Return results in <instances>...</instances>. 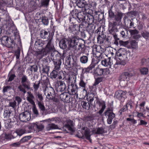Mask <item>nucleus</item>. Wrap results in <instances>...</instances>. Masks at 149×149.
I'll use <instances>...</instances> for the list:
<instances>
[{
	"mask_svg": "<svg viewBox=\"0 0 149 149\" xmlns=\"http://www.w3.org/2000/svg\"><path fill=\"white\" fill-rule=\"evenodd\" d=\"M52 38H49L45 40L41 39H37L34 44V47L39 50L36 52L37 56L40 58H41L44 56V54L52 49Z\"/></svg>",
	"mask_w": 149,
	"mask_h": 149,
	"instance_id": "f257e3e1",
	"label": "nucleus"
},
{
	"mask_svg": "<svg viewBox=\"0 0 149 149\" xmlns=\"http://www.w3.org/2000/svg\"><path fill=\"white\" fill-rule=\"evenodd\" d=\"M69 49L74 51L76 49H81V52H79L77 56H79L81 53H84L86 50L85 42L84 40L79 38H73L69 41Z\"/></svg>",
	"mask_w": 149,
	"mask_h": 149,
	"instance_id": "f03ea898",
	"label": "nucleus"
},
{
	"mask_svg": "<svg viewBox=\"0 0 149 149\" xmlns=\"http://www.w3.org/2000/svg\"><path fill=\"white\" fill-rule=\"evenodd\" d=\"M52 49L44 54V56L49 55L51 53V58L54 63V65H61V54L55 49L54 46L52 43Z\"/></svg>",
	"mask_w": 149,
	"mask_h": 149,
	"instance_id": "7ed1b4c3",
	"label": "nucleus"
},
{
	"mask_svg": "<svg viewBox=\"0 0 149 149\" xmlns=\"http://www.w3.org/2000/svg\"><path fill=\"white\" fill-rule=\"evenodd\" d=\"M21 80V84L17 87V91L25 94L26 93V90H29L31 89V83L25 75L22 77Z\"/></svg>",
	"mask_w": 149,
	"mask_h": 149,
	"instance_id": "20e7f679",
	"label": "nucleus"
},
{
	"mask_svg": "<svg viewBox=\"0 0 149 149\" xmlns=\"http://www.w3.org/2000/svg\"><path fill=\"white\" fill-rule=\"evenodd\" d=\"M1 42L3 45L6 47L14 49L16 45V40H15L7 36H4L0 39Z\"/></svg>",
	"mask_w": 149,
	"mask_h": 149,
	"instance_id": "39448f33",
	"label": "nucleus"
},
{
	"mask_svg": "<svg viewBox=\"0 0 149 149\" xmlns=\"http://www.w3.org/2000/svg\"><path fill=\"white\" fill-rule=\"evenodd\" d=\"M104 114L107 117V123L111 124L112 121L113 119L115 117V115L113 112V109L111 108H108L104 112Z\"/></svg>",
	"mask_w": 149,
	"mask_h": 149,
	"instance_id": "423d86ee",
	"label": "nucleus"
},
{
	"mask_svg": "<svg viewBox=\"0 0 149 149\" xmlns=\"http://www.w3.org/2000/svg\"><path fill=\"white\" fill-rule=\"evenodd\" d=\"M75 3L79 8H84L86 10L89 8L90 4L85 0H77Z\"/></svg>",
	"mask_w": 149,
	"mask_h": 149,
	"instance_id": "0eeeda50",
	"label": "nucleus"
},
{
	"mask_svg": "<svg viewBox=\"0 0 149 149\" xmlns=\"http://www.w3.org/2000/svg\"><path fill=\"white\" fill-rule=\"evenodd\" d=\"M79 38V37L73 36L71 38H69L68 39H62L59 42V46L60 48L63 49H65L67 47V44H68V48L69 49V41L71 39H72V38Z\"/></svg>",
	"mask_w": 149,
	"mask_h": 149,
	"instance_id": "6e6552de",
	"label": "nucleus"
},
{
	"mask_svg": "<svg viewBox=\"0 0 149 149\" xmlns=\"http://www.w3.org/2000/svg\"><path fill=\"white\" fill-rule=\"evenodd\" d=\"M90 24H87L85 22L81 23L80 25V27L82 26L86 30V31L88 32L89 33H93L95 28V24L91 25Z\"/></svg>",
	"mask_w": 149,
	"mask_h": 149,
	"instance_id": "1a4fd4ad",
	"label": "nucleus"
},
{
	"mask_svg": "<svg viewBox=\"0 0 149 149\" xmlns=\"http://www.w3.org/2000/svg\"><path fill=\"white\" fill-rule=\"evenodd\" d=\"M78 89L77 85L71 83L70 85H68V93L70 95H75L78 96Z\"/></svg>",
	"mask_w": 149,
	"mask_h": 149,
	"instance_id": "9d476101",
	"label": "nucleus"
},
{
	"mask_svg": "<svg viewBox=\"0 0 149 149\" xmlns=\"http://www.w3.org/2000/svg\"><path fill=\"white\" fill-rule=\"evenodd\" d=\"M44 93L46 98L48 99L53 100L55 97V91L53 88L52 87L49 86L48 89Z\"/></svg>",
	"mask_w": 149,
	"mask_h": 149,
	"instance_id": "9b49d317",
	"label": "nucleus"
},
{
	"mask_svg": "<svg viewBox=\"0 0 149 149\" xmlns=\"http://www.w3.org/2000/svg\"><path fill=\"white\" fill-rule=\"evenodd\" d=\"M31 118L30 113L28 111H24L19 115V119L21 121L26 122L29 121L30 119Z\"/></svg>",
	"mask_w": 149,
	"mask_h": 149,
	"instance_id": "f8f14e48",
	"label": "nucleus"
},
{
	"mask_svg": "<svg viewBox=\"0 0 149 149\" xmlns=\"http://www.w3.org/2000/svg\"><path fill=\"white\" fill-rule=\"evenodd\" d=\"M78 25L77 24H72L70 25L68 28V30L70 31V32L72 33L74 36H77L79 33V31H78L79 29V28L82 27L81 26L80 27V25Z\"/></svg>",
	"mask_w": 149,
	"mask_h": 149,
	"instance_id": "ddd939ff",
	"label": "nucleus"
},
{
	"mask_svg": "<svg viewBox=\"0 0 149 149\" xmlns=\"http://www.w3.org/2000/svg\"><path fill=\"white\" fill-rule=\"evenodd\" d=\"M126 93V91H123L122 90H119L115 92V96L121 102H123L125 100Z\"/></svg>",
	"mask_w": 149,
	"mask_h": 149,
	"instance_id": "4468645a",
	"label": "nucleus"
},
{
	"mask_svg": "<svg viewBox=\"0 0 149 149\" xmlns=\"http://www.w3.org/2000/svg\"><path fill=\"white\" fill-rule=\"evenodd\" d=\"M127 51L124 48H120L116 52V54L120 60H121L122 58H126Z\"/></svg>",
	"mask_w": 149,
	"mask_h": 149,
	"instance_id": "2eb2a0df",
	"label": "nucleus"
},
{
	"mask_svg": "<svg viewBox=\"0 0 149 149\" xmlns=\"http://www.w3.org/2000/svg\"><path fill=\"white\" fill-rule=\"evenodd\" d=\"M17 43H16L15 48L17 47V49L15 51V54L17 59H19V57L20 51L22 48L21 41L19 39L17 40Z\"/></svg>",
	"mask_w": 149,
	"mask_h": 149,
	"instance_id": "dca6fc26",
	"label": "nucleus"
},
{
	"mask_svg": "<svg viewBox=\"0 0 149 149\" xmlns=\"http://www.w3.org/2000/svg\"><path fill=\"white\" fill-rule=\"evenodd\" d=\"M56 85L57 91H63L66 88L65 82L63 81H57L56 83Z\"/></svg>",
	"mask_w": 149,
	"mask_h": 149,
	"instance_id": "f3484780",
	"label": "nucleus"
},
{
	"mask_svg": "<svg viewBox=\"0 0 149 149\" xmlns=\"http://www.w3.org/2000/svg\"><path fill=\"white\" fill-rule=\"evenodd\" d=\"M85 22L87 24L93 25L95 24L97 22L96 19H95L93 16L89 13L87 14L86 17Z\"/></svg>",
	"mask_w": 149,
	"mask_h": 149,
	"instance_id": "a211bd4d",
	"label": "nucleus"
},
{
	"mask_svg": "<svg viewBox=\"0 0 149 149\" xmlns=\"http://www.w3.org/2000/svg\"><path fill=\"white\" fill-rule=\"evenodd\" d=\"M44 128V126L42 124H36L35 123H32L29 127V129L37 130L38 132L42 131Z\"/></svg>",
	"mask_w": 149,
	"mask_h": 149,
	"instance_id": "6ab92c4d",
	"label": "nucleus"
},
{
	"mask_svg": "<svg viewBox=\"0 0 149 149\" xmlns=\"http://www.w3.org/2000/svg\"><path fill=\"white\" fill-rule=\"evenodd\" d=\"M86 15L87 14H86L83 11L79 12L77 14V18L78 19L79 22H80L81 21L82 22V23L84 22V21H85Z\"/></svg>",
	"mask_w": 149,
	"mask_h": 149,
	"instance_id": "aec40b11",
	"label": "nucleus"
},
{
	"mask_svg": "<svg viewBox=\"0 0 149 149\" xmlns=\"http://www.w3.org/2000/svg\"><path fill=\"white\" fill-rule=\"evenodd\" d=\"M37 103L39 107V109L43 112L45 113V114H49L50 112L48 111L47 109H45V106L43 103L40 101L37 100Z\"/></svg>",
	"mask_w": 149,
	"mask_h": 149,
	"instance_id": "412c9836",
	"label": "nucleus"
},
{
	"mask_svg": "<svg viewBox=\"0 0 149 149\" xmlns=\"http://www.w3.org/2000/svg\"><path fill=\"white\" fill-rule=\"evenodd\" d=\"M60 98L62 101L64 102H68L70 101L69 100L70 97L66 92L61 93L60 95Z\"/></svg>",
	"mask_w": 149,
	"mask_h": 149,
	"instance_id": "4be33fe9",
	"label": "nucleus"
},
{
	"mask_svg": "<svg viewBox=\"0 0 149 149\" xmlns=\"http://www.w3.org/2000/svg\"><path fill=\"white\" fill-rule=\"evenodd\" d=\"M50 34V33H48L44 29L41 30L40 32V36L43 39H47L49 37Z\"/></svg>",
	"mask_w": 149,
	"mask_h": 149,
	"instance_id": "5701e85b",
	"label": "nucleus"
},
{
	"mask_svg": "<svg viewBox=\"0 0 149 149\" xmlns=\"http://www.w3.org/2000/svg\"><path fill=\"white\" fill-rule=\"evenodd\" d=\"M95 14L97 15L96 17L99 22H100L104 19V13L103 12L100 11H96L95 12Z\"/></svg>",
	"mask_w": 149,
	"mask_h": 149,
	"instance_id": "b1692460",
	"label": "nucleus"
},
{
	"mask_svg": "<svg viewBox=\"0 0 149 149\" xmlns=\"http://www.w3.org/2000/svg\"><path fill=\"white\" fill-rule=\"evenodd\" d=\"M27 94L28 96L27 97V100L33 106L35 105V103L33 99H34V96L31 92H28Z\"/></svg>",
	"mask_w": 149,
	"mask_h": 149,
	"instance_id": "393cba45",
	"label": "nucleus"
},
{
	"mask_svg": "<svg viewBox=\"0 0 149 149\" xmlns=\"http://www.w3.org/2000/svg\"><path fill=\"white\" fill-rule=\"evenodd\" d=\"M108 28L109 34L112 36L116 34V32L118 31L117 27H114L108 25Z\"/></svg>",
	"mask_w": 149,
	"mask_h": 149,
	"instance_id": "a878e982",
	"label": "nucleus"
},
{
	"mask_svg": "<svg viewBox=\"0 0 149 149\" xmlns=\"http://www.w3.org/2000/svg\"><path fill=\"white\" fill-rule=\"evenodd\" d=\"M95 66H89L86 68H84L83 69V72L84 73H93L94 70L95 69Z\"/></svg>",
	"mask_w": 149,
	"mask_h": 149,
	"instance_id": "bb28decb",
	"label": "nucleus"
},
{
	"mask_svg": "<svg viewBox=\"0 0 149 149\" xmlns=\"http://www.w3.org/2000/svg\"><path fill=\"white\" fill-rule=\"evenodd\" d=\"M125 77H126V80L127 81L129 80L130 78L132 77L135 74L133 70H130L129 72H125Z\"/></svg>",
	"mask_w": 149,
	"mask_h": 149,
	"instance_id": "cd10ccee",
	"label": "nucleus"
},
{
	"mask_svg": "<svg viewBox=\"0 0 149 149\" xmlns=\"http://www.w3.org/2000/svg\"><path fill=\"white\" fill-rule=\"evenodd\" d=\"M12 115L13 113L11 110H6L4 111L3 116L4 118L10 119V117Z\"/></svg>",
	"mask_w": 149,
	"mask_h": 149,
	"instance_id": "c85d7f7f",
	"label": "nucleus"
},
{
	"mask_svg": "<svg viewBox=\"0 0 149 149\" xmlns=\"http://www.w3.org/2000/svg\"><path fill=\"white\" fill-rule=\"evenodd\" d=\"M103 69H100L98 67L95 68L94 70L93 73L97 75H103Z\"/></svg>",
	"mask_w": 149,
	"mask_h": 149,
	"instance_id": "c756f323",
	"label": "nucleus"
},
{
	"mask_svg": "<svg viewBox=\"0 0 149 149\" xmlns=\"http://www.w3.org/2000/svg\"><path fill=\"white\" fill-rule=\"evenodd\" d=\"M58 127L57 125L54 123L49 124L46 127L47 130L49 131L51 130L56 129H58Z\"/></svg>",
	"mask_w": 149,
	"mask_h": 149,
	"instance_id": "7c9ffc66",
	"label": "nucleus"
},
{
	"mask_svg": "<svg viewBox=\"0 0 149 149\" xmlns=\"http://www.w3.org/2000/svg\"><path fill=\"white\" fill-rule=\"evenodd\" d=\"M97 42L99 44H102L103 43L105 39V38L104 36V34H102L101 35H100V33L98 35L97 37Z\"/></svg>",
	"mask_w": 149,
	"mask_h": 149,
	"instance_id": "2f4dec72",
	"label": "nucleus"
},
{
	"mask_svg": "<svg viewBox=\"0 0 149 149\" xmlns=\"http://www.w3.org/2000/svg\"><path fill=\"white\" fill-rule=\"evenodd\" d=\"M71 58L70 57H68L66 58V62L65 63V64H66L68 65H77V63L76 61H75L73 59L72 60V61L70 60Z\"/></svg>",
	"mask_w": 149,
	"mask_h": 149,
	"instance_id": "473e14b6",
	"label": "nucleus"
},
{
	"mask_svg": "<svg viewBox=\"0 0 149 149\" xmlns=\"http://www.w3.org/2000/svg\"><path fill=\"white\" fill-rule=\"evenodd\" d=\"M67 74L66 72L63 71H61L59 72L58 75V78L59 79H63L64 80L66 79V76Z\"/></svg>",
	"mask_w": 149,
	"mask_h": 149,
	"instance_id": "72a5a7b5",
	"label": "nucleus"
},
{
	"mask_svg": "<svg viewBox=\"0 0 149 149\" xmlns=\"http://www.w3.org/2000/svg\"><path fill=\"white\" fill-rule=\"evenodd\" d=\"M72 121L70 120L65 125V127L69 131L73 132L74 130L72 127Z\"/></svg>",
	"mask_w": 149,
	"mask_h": 149,
	"instance_id": "f704fd0d",
	"label": "nucleus"
},
{
	"mask_svg": "<svg viewBox=\"0 0 149 149\" xmlns=\"http://www.w3.org/2000/svg\"><path fill=\"white\" fill-rule=\"evenodd\" d=\"M122 16L123 14L122 13L118 12L115 15L114 19L116 21L119 22L121 21Z\"/></svg>",
	"mask_w": 149,
	"mask_h": 149,
	"instance_id": "c9c22d12",
	"label": "nucleus"
},
{
	"mask_svg": "<svg viewBox=\"0 0 149 149\" xmlns=\"http://www.w3.org/2000/svg\"><path fill=\"white\" fill-rule=\"evenodd\" d=\"M30 7L32 8V10L36 9L38 7V4L36 0H32L30 2Z\"/></svg>",
	"mask_w": 149,
	"mask_h": 149,
	"instance_id": "e433bc0d",
	"label": "nucleus"
},
{
	"mask_svg": "<svg viewBox=\"0 0 149 149\" xmlns=\"http://www.w3.org/2000/svg\"><path fill=\"white\" fill-rule=\"evenodd\" d=\"M96 103L100 107H101V108L105 109L106 106L105 102L103 100H100L98 98L96 99Z\"/></svg>",
	"mask_w": 149,
	"mask_h": 149,
	"instance_id": "4c0bfd02",
	"label": "nucleus"
},
{
	"mask_svg": "<svg viewBox=\"0 0 149 149\" xmlns=\"http://www.w3.org/2000/svg\"><path fill=\"white\" fill-rule=\"evenodd\" d=\"M95 96V94L94 93H90L88 96V102L90 103L91 105H92V102H93L94 100V98Z\"/></svg>",
	"mask_w": 149,
	"mask_h": 149,
	"instance_id": "58836bf2",
	"label": "nucleus"
},
{
	"mask_svg": "<svg viewBox=\"0 0 149 149\" xmlns=\"http://www.w3.org/2000/svg\"><path fill=\"white\" fill-rule=\"evenodd\" d=\"M134 103L133 101L131 100H128L125 105L128 109H129L130 110L132 109L134 107Z\"/></svg>",
	"mask_w": 149,
	"mask_h": 149,
	"instance_id": "ea45409f",
	"label": "nucleus"
},
{
	"mask_svg": "<svg viewBox=\"0 0 149 149\" xmlns=\"http://www.w3.org/2000/svg\"><path fill=\"white\" fill-rule=\"evenodd\" d=\"M81 105L84 109L88 110L90 108L91 104L89 102H87L86 101H83L81 102Z\"/></svg>",
	"mask_w": 149,
	"mask_h": 149,
	"instance_id": "a19ab883",
	"label": "nucleus"
},
{
	"mask_svg": "<svg viewBox=\"0 0 149 149\" xmlns=\"http://www.w3.org/2000/svg\"><path fill=\"white\" fill-rule=\"evenodd\" d=\"M50 0H41L40 7H47L49 5Z\"/></svg>",
	"mask_w": 149,
	"mask_h": 149,
	"instance_id": "79ce46f5",
	"label": "nucleus"
},
{
	"mask_svg": "<svg viewBox=\"0 0 149 149\" xmlns=\"http://www.w3.org/2000/svg\"><path fill=\"white\" fill-rule=\"evenodd\" d=\"M84 137L89 140L91 142V134L90 131L89 130L87 129L84 132Z\"/></svg>",
	"mask_w": 149,
	"mask_h": 149,
	"instance_id": "37998d69",
	"label": "nucleus"
},
{
	"mask_svg": "<svg viewBox=\"0 0 149 149\" xmlns=\"http://www.w3.org/2000/svg\"><path fill=\"white\" fill-rule=\"evenodd\" d=\"M48 82L47 81H43L42 83V88L43 90V91L44 92L48 89L49 87L47 86Z\"/></svg>",
	"mask_w": 149,
	"mask_h": 149,
	"instance_id": "c03bdc74",
	"label": "nucleus"
},
{
	"mask_svg": "<svg viewBox=\"0 0 149 149\" xmlns=\"http://www.w3.org/2000/svg\"><path fill=\"white\" fill-rule=\"evenodd\" d=\"M108 14V19L109 21H111L114 18L115 15L114 13L112 11L111 9L109 10Z\"/></svg>",
	"mask_w": 149,
	"mask_h": 149,
	"instance_id": "a18cd8bd",
	"label": "nucleus"
},
{
	"mask_svg": "<svg viewBox=\"0 0 149 149\" xmlns=\"http://www.w3.org/2000/svg\"><path fill=\"white\" fill-rule=\"evenodd\" d=\"M41 22L44 25L47 26L49 24V20L48 17L46 16L42 17L41 19Z\"/></svg>",
	"mask_w": 149,
	"mask_h": 149,
	"instance_id": "49530a36",
	"label": "nucleus"
},
{
	"mask_svg": "<svg viewBox=\"0 0 149 149\" xmlns=\"http://www.w3.org/2000/svg\"><path fill=\"white\" fill-rule=\"evenodd\" d=\"M15 133H16L18 136H20L26 133V131L23 129H19L16 131Z\"/></svg>",
	"mask_w": 149,
	"mask_h": 149,
	"instance_id": "de8ad7c7",
	"label": "nucleus"
},
{
	"mask_svg": "<svg viewBox=\"0 0 149 149\" xmlns=\"http://www.w3.org/2000/svg\"><path fill=\"white\" fill-rule=\"evenodd\" d=\"M101 63L102 65H111L110 58H109L102 60Z\"/></svg>",
	"mask_w": 149,
	"mask_h": 149,
	"instance_id": "09e8293b",
	"label": "nucleus"
},
{
	"mask_svg": "<svg viewBox=\"0 0 149 149\" xmlns=\"http://www.w3.org/2000/svg\"><path fill=\"white\" fill-rule=\"evenodd\" d=\"M35 96L36 98L37 101L38 100V101L41 102L43 100L42 94L40 93L39 92L36 93Z\"/></svg>",
	"mask_w": 149,
	"mask_h": 149,
	"instance_id": "8fccbe9b",
	"label": "nucleus"
},
{
	"mask_svg": "<svg viewBox=\"0 0 149 149\" xmlns=\"http://www.w3.org/2000/svg\"><path fill=\"white\" fill-rule=\"evenodd\" d=\"M6 24L8 26H10L13 24V22L10 17H7L6 19Z\"/></svg>",
	"mask_w": 149,
	"mask_h": 149,
	"instance_id": "3c124183",
	"label": "nucleus"
},
{
	"mask_svg": "<svg viewBox=\"0 0 149 149\" xmlns=\"http://www.w3.org/2000/svg\"><path fill=\"white\" fill-rule=\"evenodd\" d=\"M120 34L123 38H125L128 34L127 29L125 28L123 29L120 32Z\"/></svg>",
	"mask_w": 149,
	"mask_h": 149,
	"instance_id": "603ef678",
	"label": "nucleus"
},
{
	"mask_svg": "<svg viewBox=\"0 0 149 149\" xmlns=\"http://www.w3.org/2000/svg\"><path fill=\"white\" fill-rule=\"evenodd\" d=\"M78 10L77 9H74L72 10L70 13V17H77V14L78 13Z\"/></svg>",
	"mask_w": 149,
	"mask_h": 149,
	"instance_id": "864d4df0",
	"label": "nucleus"
},
{
	"mask_svg": "<svg viewBox=\"0 0 149 149\" xmlns=\"http://www.w3.org/2000/svg\"><path fill=\"white\" fill-rule=\"evenodd\" d=\"M112 66H109L110 67L109 68H106L105 69H103V75H107L109 74L110 72L111 71L110 70H111V67ZM112 67H114V66H112Z\"/></svg>",
	"mask_w": 149,
	"mask_h": 149,
	"instance_id": "5fc2aeb1",
	"label": "nucleus"
},
{
	"mask_svg": "<svg viewBox=\"0 0 149 149\" xmlns=\"http://www.w3.org/2000/svg\"><path fill=\"white\" fill-rule=\"evenodd\" d=\"M31 137V136H24L20 140V141L21 143L25 142L30 139Z\"/></svg>",
	"mask_w": 149,
	"mask_h": 149,
	"instance_id": "6e6d98bb",
	"label": "nucleus"
},
{
	"mask_svg": "<svg viewBox=\"0 0 149 149\" xmlns=\"http://www.w3.org/2000/svg\"><path fill=\"white\" fill-rule=\"evenodd\" d=\"M140 72L141 74L146 75L148 73V68H141L140 69Z\"/></svg>",
	"mask_w": 149,
	"mask_h": 149,
	"instance_id": "4d7b16f0",
	"label": "nucleus"
},
{
	"mask_svg": "<svg viewBox=\"0 0 149 149\" xmlns=\"http://www.w3.org/2000/svg\"><path fill=\"white\" fill-rule=\"evenodd\" d=\"M7 135L6 134H3L0 136V140L1 143L5 142L6 139H7Z\"/></svg>",
	"mask_w": 149,
	"mask_h": 149,
	"instance_id": "13d9d810",
	"label": "nucleus"
},
{
	"mask_svg": "<svg viewBox=\"0 0 149 149\" xmlns=\"http://www.w3.org/2000/svg\"><path fill=\"white\" fill-rule=\"evenodd\" d=\"M103 78L102 77H98L95 80V81L93 84V86H96L97 85L100 83L102 82V81Z\"/></svg>",
	"mask_w": 149,
	"mask_h": 149,
	"instance_id": "bf43d9fd",
	"label": "nucleus"
},
{
	"mask_svg": "<svg viewBox=\"0 0 149 149\" xmlns=\"http://www.w3.org/2000/svg\"><path fill=\"white\" fill-rule=\"evenodd\" d=\"M69 20V22L72 24L75 23L77 21L79 22V21L77 20V18L74 17H70Z\"/></svg>",
	"mask_w": 149,
	"mask_h": 149,
	"instance_id": "052dcab7",
	"label": "nucleus"
},
{
	"mask_svg": "<svg viewBox=\"0 0 149 149\" xmlns=\"http://www.w3.org/2000/svg\"><path fill=\"white\" fill-rule=\"evenodd\" d=\"M130 44L132 48L136 49L138 47L137 42L135 40H132L130 43Z\"/></svg>",
	"mask_w": 149,
	"mask_h": 149,
	"instance_id": "680f3d73",
	"label": "nucleus"
},
{
	"mask_svg": "<svg viewBox=\"0 0 149 149\" xmlns=\"http://www.w3.org/2000/svg\"><path fill=\"white\" fill-rule=\"evenodd\" d=\"M114 39V44L116 45H118V42L120 40L119 38H118V35L117 34H116L113 36Z\"/></svg>",
	"mask_w": 149,
	"mask_h": 149,
	"instance_id": "e2e57ef3",
	"label": "nucleus"
},
{
	"mask_svg": "<svg viewBox=\"0 0 149 149\" xmlns=\"http://www.w3.org/2000/svg\"><path fill=\"white\" fill-rule=\"evenodd\" d=\"M88 60V58L86 56H83L80 58V61L82 63H86L87 62Z\"/></svg>",
	"mask_w": 149,
	"mask_h": 149,
	"instance_id": "0e129e2a",
	"label": "nucleus"
},
{
	"mask_svg": "<svg viewBox=\"0 0 149 149\" xmlns=\"http://www.w3.org/2000/svg\"><path fill=\"white\" fill-rule=\"evenodd\" d=\"M142 36L146 39L149 38V32L146 31H144L141 33Z\"/></svg>",
	"mask_w": 149,
	"mask_h": 149,
	"instance_id": "69168bd1",
	"label": "nucleus"
},
{
	"mask_svg": "<svg viewBox=\"0 0 149 149\" xmlns=\"http://www.w3.org/2000/svg\"><path fill=\"white\" fill-rule=\"evenodd\" d=\"M104 133V128L102 127H99L97 129L96 133L97 134H102Z\"/></svg>",
	"mask_w": 149,
	"mask_h": 149,
	"instance_id": "338daca9",
	"label": "nucleus"
},
{
	"mask_svg": "<svg viewBox=\"0 0 149 149\" xmlns=\"http://www.w3.org/2000/svg\"><path fill=\"white\" fill-rule=\"evenodd\" d=\"M149 59H146L144 58H142L141 61V63L142 65H148V62Z\"/></svg>",
	"mask_w": 149,
	"mask_h": 149,
	"instance_id": "774afa93",
	"label": "nucleus"
}]
</instances>
